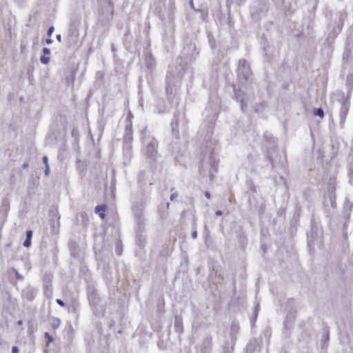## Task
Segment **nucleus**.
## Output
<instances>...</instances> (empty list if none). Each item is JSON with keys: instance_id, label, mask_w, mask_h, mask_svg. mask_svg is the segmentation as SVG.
Instances as JSON below:
<instances>
[{"instance_id": "09e8293b", "label": "nucleus", "mask_w": 353, "mask_h": 353, "mask_svg": "<svg viewBox=\"0 0 353 353\" xmlns=\"http://www.w3.org/2000/svg\"><path fill=\"white\" fill-rule=\"evenodd\" d=\"M44 174L46 176H49V174H50V168H49V165H47L46 167V169H45V171H44Z\"/></svg>"}, {"instance_id": "de8ad7c7", "label": "nucleus", "mask_w": 353, "mask_h": 353, "mask_svg": "<svg viewBox=\"0 0 353 353\" xmlns=\"http://www.w3.org/2000/svg\"><path fill=\"white\" fill-rule=\"evenodd\" d=\"M43 162L45 164V167H46L47 165H48V159L46 156L43 157Z\"/></svg>"}, {"instance_id": "f704fd0d", "label": "nucleus", "mask_w": 353, "mask_h": 353, "mask_svg": "<svg viewBox=\"0 0 353 353\" xmlns=\"http://www.w3.org/2000/svg\"><path fill=\"white\" fill-rule=\"evenodd\" d=\"M174 188H172L171 189V192H172V193L171 194L170 196V199L171 201H174V199L178 196V194L176 192H174Z\"/></svg>"}, {"instance_id": "a19ab883", "label": "nucleus", "mask_w": 353, "mask_h": 353, "mask_svg": "<svg viewBox=\"0 0 353 353\" xmlns=\"http://www.w3.org/2000/svg\"><path fill=\"white\" fill-rule=\"evenodd\" d=\"M258 312H259V304L256 305V307L254 309V321H256V319L257 318Z\"/></svg>"}, {"instance_id": "e2e57ef3", "label": "nucleus", "mask_w": 353, "mask_h": 353, "mask_svg": "<svg viewBox=\"0 0 353 353\" xmlns=\"http://www.w3.org/2000/svg\"><path fill=\"white\" fill-rule=\"evenodd\" d=\"M17 324H18L19 325H21L23 324V321H22V320H19V321H17Z\"/></svg>"}, {"instance_id": "4d7b16f0", "label": "nucleus", "mask_w": 353, "mask_h": 353, "mask_svg": "<svg viewBox=\"0 0 353 353\" xmlns=\"http://www.w3.org/2000/svg\"><path fill=\"white\" fill-rule=\"evenodd\" d=\"M223 214L222 211L221 210H217L216 212H215V214L216 216H221Z\"/></svg>"}, {"instance_id": "f3484780", "label": "nucleus", "mask_w": 353, "mask_h": 353, "mask_svg": "<svg viewBox=\"0 0 353 353\" xmlns=\"http://www.w3.org/2000/svg\"><path fill=\"white\" fill-rule=\"evenodd\" d=\"M174 330L179 334L180 339L181 335L183 332V319L179 316H176L174 318Z\"/></svg>"}, {"instance_id": "3c124183", "label": "nucleus", "mask_w": 353, "mask_h": 353, "mask_svg": "<svg viewBox=\"0 0 353 353\" xmlns=\"http://www.w3.org/2000/svg\"><path fill=\"white\" fill-rule=\"evenodd\" d=\"M241 103V109L243 112L245 111V107L246 105H245L244 103V101H242V103Z\"/></svg>"}, {"instance_id": "ddd939ff", "label": "nucleus", "mask_w": 353, "mask_h": 353, "mask_svg": "<svg viewBox=\"0 0 353 353\" xmlns=\"http://www.w3.org/2000/svg\"><path fill=\"white\" fill-rule=\"evenodd\" d=\"M321 238L320 236V232L318 231V230L314 228H312L311 231L307 233V243L309 247H313L314 246L315 241L319 240Z\"/></svg>"}, {"instance_id": "5fc2aeb1", "label": "nucleus", "mask_w": 353, "mask_h": 353, "mask_svg": "<svg viewBox=\"0 0 353 353\" xmlns=\"http://www.w3.org/2000/svg\"><path fill=\"white\" fill-rule=\"evenodd\" d=\"M56 39H57V40L59 43H61V41H62V38H61V34H57V35L56 36Z\"/></svg>"}, {"instance_id": "1a4fd4ad", "label": "nucleus", "mask_w": 353, "mask_h": 353, "mask_svg": "<svg viewBox=\"0 0 353 353\" xmlns=\"http://www.w3.org/2000/svg\"><path fill=\"white\" fill-rule=\"evenodd\" d=\"M67 47L73 48L76 47L79 43V30L77 27L71 26L68 30L65 39Z\"/></svg>"}, {"instance_id": "79ce46f5", "label": "nucleus", "mask_w": 353, "mask_h": 353, "mask_svg": "<svg viewBox=\"0 0 353 353\" xmlns=\"http://www.w3.org/2000/svg\"><path fill=\"white\" fill-rule=\"evenodd\" d=\"M350 182L353 184V170L349 171Z\"/></svg>"}, {"instance_id": "5701e85b", "label": "nucleus", "mask_w": 353, "mask_h": 353, "mask_svg": "<svg viewBox=\"0 0 353 353\" xmlns=\"http://www.w3.org/2000/svg\"><path fill=\"white\" fill-rule=\"evenodd\" d=\"M234 98L235 99L239 102L242 103L244 101L243 99V92H242L240 90L234 89Z\"/></svg>"}, {"instance_id": "412c9836", "label": "nucleus", "mask_w": 353, "mask_h": 353, "mask_svg": "<svg viewBox=\"0 0 353 353\" xmlns=\"http://www.w3.org/2000/svg\"><path fill=\"white\" fill-rule=\"evenodd\" d=\"M346 85L348 88V92L347 96L350 97L351 90L353 88V74L347 76Z\"/></svg>"}, {"instance_id": "0e129e2a", "label": "nucleus", "mask_w": 353, "mask_h": 353, "mask_svg": "<svg viewBox=\"0 0 353 353\" xmlns=\"http://www.w3.org/2000/svg\"><path fill=\"white\" fill-rule=\"evenodd\" d=\"M239 4H241L245 2V0H237Z\"/></svg>"}, {"instance_id": "20e7f679", "label": "nucleus", "mask_w": 353, "mask_h": 353, "mask_svg": "<svg viewBox=\"0 0 353 353\" xmlns=\"http://www.w3.org/2000/svg\"><path fill=\"white\" fill-rule=\"evenodd\" d=\"M114 6L111 0H103L99 2V21L103 24L108 23L112 18Z\"/></svg>"}, {"instance_id": "4be33fe9", "label": "nucleus", "mask_w": 353, "mask_h": 353, "mask_svg": "<svg viewBox=\"0 0 353 353\" xmlns=\"http://www.w3.org/2000/svg\"><path fill=\"white\" fill-rule=\"evenodd\" d=\"M234 345L235 344H232L231 342H229V340H228L223 347V353H233Z\"/></svg>"}, {"instance_id": "864d4df0", "label": "nucleus", "mask_w": 353, "mask_h": 353, "mask_svg": "<svg viewBox=\"0 0 353 353\" xmlns=\"http://www.w3.org/2000/svg\"><path fill=\"white\" fill-rule=\"evenodd\" d=\"M192 237L193 239H196V237H197V232L196 230H194V231H193L192 232Z\"/></svg>"}, {"instance_id": "6ab92c4d", "label": "nucleus", "mask_w": 353, "mask_h": 353, "mask_svg": "<svg viewBox=\"0 0 353 353\" xmlns=\"http://www.w3.org/2000/svg\"><path fill=\"white\" fill-rule=\"evenodd\" d=\"M258 346V342L256 339H252L250 340L248 344L246 346V350L248 353H253Z\"/></svg>"}, {"instance_id": "ea45409f", "label": "nucleus", "mask_w": 353, "mask_h": 353, "mask_svg": "<svg viewBox=\"0 0 353 353\" xmlns=\"http://www.w3.org/2000/svg\"><path fill=\"white\" fill-rule=\"evenodd\" d=\"M287 304H288V307H291L292 308V307L294 305V300L293 299H288V302H287Z\"/></svg>"}, {"instance_id": "cd10ccee", "label": "nucleus", "mask_w": 353, "mask_h": 353, "mask_svg": "<svg viewBox=\"0 0 353 353\" xmlns=\"http://www.w3.org/2000/svg\"><path fill=\"white\" fill-rule=\"evenodd\" d=\"M313 114L314 116H317L321 118H323L324 117V111L321 108H314L313 110Z\"/></svg>"}, {"instance_id": "b1692460", "label": "nucleus", "mask_w": 353, "mask_h": 353, "mask_svg": "<svg viewBox=\"0 0 353 353\" xmlns=\"http://www.w3.org/2000/svg\"><path fill=\"white\" fill-rule=\"evenodd\" d=\"M171 127L172 130V134L173 136H175L176 139L179 138V132L178 131V123L176 121H172L171 123Z\"/></svg>"}, {"instance_id": "423d86ee", "label": "nucleus", "mask_w": 353, "mask_h": 353, "mask_svg": "<svg viewBox=\"0 0 353 353\" xmlns=\"http://www.w3.org/2000/svg\"><path fill=\"white\" fill-rule=\"evenodd\" d=\"M209 169V178L211 181L214 179V174L218 171V161L213 155H210L208 160L204 161L199 168L200 173L204 174L205 170Z\"/></svg>"}, {"instance_id": "0eeeda50", "label": "nucleus", "mask_w": 353, "mask_h": 353, "mask_svg": "<svg viewBox=\"0 0 353 353\" xmlns=\"http://www.w3.org/2000/svg\"><path fill=\"white\" fill-rule=\"evenodd\" d=\"M181 79V72H175L173 70H169L166 76L165 92L167 95H172L174 89L176 88Z\"/></svg>"}, {"instance_id": "f257e3e1", "label": "nucleus", "mask_w": 353, "mask_h": 353, "mask_svg": "<svg viewBox=\"0 0 353 353\" xmlns=\"http://www.w3.org/2000/svg\"><path fill=\"white\" fill-rule=\"evenodd\" d=\"M150 199L149 196L144 194L138 195L133 201L131 207L132 216L135 223L134 230L137 241L141 245V238L143 236V232L145 231L147 220L144 215V209Z\"/></svg>"}, {"instance_id": "7ed1b4c3", "label": "nucleus", "mask_w": 353, "mask_h": 353, "mask_svg": "<svg viewBox=\"0 0 353 353\" xmlns=\"http://www.w3.org/2000/svg\"><path fill=\"white\" fill-rule=\"evenodd\" d=\"M347 19V12L345 10L330 13V22L328 25V34L326 41L330 44L334 41L341 32L344 21Z\"/></svg>"}, {"instance_id": "bf43d9fd", "label": "nucleus", "mask_w": 353, "mask_h": 353, "mask_svg": "<svg viewBox=\"0 0 353 353\" xmlns=\"http://www.w3.org/2000/svg\"><path fill=\"white\" fill-rule=\"evenodd\" d=\"M205 196L207 199H210V193L209 192H205Z\"/></svg>"}, {"instance_id": "052dcab7", "label": "nucleus", "mask_w": 353, "mask_h": 353, "mask_svg": "<svg viewBox=\"0 0 353 353\" xmlns=\"http://www.w3.org/2000/svg\"><path fill=\"white\" fill-rule=\"evenodd\" d=\"M27 298L30 301H32L33 299V296L32 294H29V296H27Z\"/></svg>"}, {"instance_id": "7c9ffc66", "label": "nucleus", "mask_w": 353, "mask_h": 353, "mask_svg": "<svg viewBox=\"0 0 353 353\" xmlns=\"http://www.w3.org/2000/svg\"><path fill=\"white\" fill-rule=\"evenodd\" d=\"M322 343H327L329 341V332L327 330L325 331L322 335Z\"/></svg>"}, {"instance_id": "37998d69", "label": "nucleus", "mask_w": 353, "mask_h": 353, "mask_svg": "<svg viewBox=\"0 0 353 353\" xmlns=\"http://www.w3.org/2000/svg\"><path fill=\"white\" fill-rule=\"evenodd\" d=\"M42 52H43L44 56L50 54V50L48 48H43L42 50Z\"/></svg>"}, {"instance_id": "a18cd8bd", "label": "nucleus", "mask_w": 353, "mask_h": 353, "mask_svg": "<svg viewBox=\"0 0 353 353\" xmlns=\"http://www.w3.org/2000/svg\"><path fill=\"white\" fill-rule=\"evenodd\" d=\"M56 303L61 307H64L65 306V303L64 302L61 300V299H57L56 300Z\"/></svg>"}, {"instance_id": "680f3d73", "label": "nucleus", "mask_w": 353, "mask_h": 353, "mask_svg": "<svg viewBox=\"0 0 353 353\" xmlns=\"http://www.w3.org/2000/svg\"><path fill=\"white\" fill-rule=\"evenodd\" d=\"M190 5L191 6V7H192V8H194L193 0H190Z\"/></svg>"}, {"instance_id": "c85d7f7f", "label": "nucleus", "mask_w": 353, "mask_h": 353, "mask_svg": "<svg viewBox=\"0 0 353 353\" xmlns=\"http://www.w3.org/2000/svg\"><path fill=\"white\" fill-rule=\"evenodd\" d=\"M329 200H330L332 207L333 208H335L336 207L335 196L334 194H330V195L329 196Z\"/></svg>"}, {"instance_id": "69168bd1", "label": "nucleus", "mask_w": 353, "mask_h": 353, "mask_svg": "<svg viewBox=\"0 0 353 353\" xmlns=\"http://www.w3.org/2000/svg\"><path fill=\"white\" fill-rule=\"evenodd\" d=\"M169 206H170V203H167L166 204V208L168 209L169 208Z\"/></svg>"}, {"instance_id": "58836bf2", "label": "nucleus", "mask_w": 353, "mask_h": 353, "mask_svg": "<svg viewBox=\"0 0 353 353\" xmlns=\"http://www.w3.org/2000/svg\"><path fill=\"white\" fill-rule=\"evenodd\" d=\"M54 26H50V27L48 28V31H47V35H48V37H51L52 34V33H53V32H54Z\"/></svg>"}, {"instance_id": "49530a36", "label": "nucleus", "mask_w": 353, "mask_h": 353, "mask_svg": "<svg viewBox=\"0 0 353 353\" xmlns=\"http://www.w3.org/2000/svg\"><path fill=\"white\" fill-rule=\"evenodd\" d=\"M349 52H349V50H348V48H345V52H344V54H343V59H346V58H347V57H349Z\"/></svg>"}, {"instance_id": "a211bd4d", "label": "nucleus", "mask_w": 353, "mask_h": 353, "mask_svg": "<svg viewBox=\"0 0 353 353\" xmlns=\"http://www.w3.org/2000/svg\"><path fill=\"white\" fill-rule=\"evenodd\" d=\"M352 208L353 203L346 199L343 204V215L346 217L347 221L350 219Z\"/></svg>"}, {"instance_id": "c756f323", "label": "nucleus", "mask_w": 353, "mask_h": 353, "mask_svg": "<svg viewBox=\"0 0 353 353\" xmlns=\"http://www.w3.org/2000/svg\"><path fill=\"white\" fill-rule=\"evenodd\" d=\"M115 252L118 256H121L122 254V247L119 241L116 243Z\"/></svg>"}, {"instance_id": "13d9d810", "label": "nucleus", "mask_w": 353, "mask_h": 353, "mask_svg": "<svg viewBox=\"0 0 353 353\" xmlns=\"http://www.w3.org/2000/svg\"><path fill=\"white\" fill-rule=\"evenodd\" d=\"M46 43L47 44H51V43H52V40L51 39H47L46 40Z\"/></svg>"}, {"instance_id": "aec40b11", "label": "nucleus", "mask_w": 353, "mask_h": 353, "mask_svg": "<svg viewBox=\"0 0 353 353\" xmlns=\"http://www.w3.org/2000/svg\"><path fill=\"white\" fill-rule=\"evenodd\" d=\"M124 139L125 141H131L132 140V125H127L125 127V133L124 136Z\"/></svg>"}, {"instance_id": "4c0bfd02", "label": "nucleus", "mask_w": 353, "mask_h": 353, "mask_svg": "<svg viewBox=\"0 0 353 353\" xmlns=\"http://www.w3.org/2000/svg\"><path fill=\"white\" fill-rule=\"evenodd\" d=\"M13 271L15 272V275L17 279L19 280H23V276L21 275L17 270L14 269Z\"/></svg>"}, {"instance_id": "c03bdc74", "label": "nucleus", "mask_w": 353, "mask_h": 353, "mask_svg": "<svg viewBox=\"0 0 353 353\" xmlns=\"http://www.w3.org/2000/svg\"><path fill=\"white\" fill-rule=\"evenodd\" d=\"M32 236V230H27L26 231V239H31Z\"/></svg>"}, {"instance_id": "39448f33", "label": "nucleus", "mask_w": 353, "mask_h": 353, "mask_svg": "<svg viewBox=\"0 0 353 353\" xmlns=\"http://www.w3.org/2000/svg\"><path fill=\"white\" fill-rule=\"evenodd\" d=\"M87 297L89 304L92 307L94 314L101 312L100 302L101 299L96 288L92 285H88L86 289Z\"/></svg>"}, {"instance_id": "bb28decb", "label": "nucleus", "mask_w": 353, "mask_h": 353, "mask_svg": "<svg viewBox=\"0 0 353 353\" xmlns=\"http://www.w3.org/2000/svg\"><path fill=\"white\" fill-rule=\"evenodd\" d=\"M52 321L51 323L52 327L53 329H57L60 326V324H61L60 319L58 318H56V317H52Z\"/></svg>"}, {"instance_id": "6e6d98bb", "label": "nucleus", "mask_w": 353, "mask_h": 353, "mask_svg": "<svg viewBox=\"0 0 353 353\" xmlns=\"http://www.w3.org/2000/svg\"><path fill=\"white\" fill-rule=\"evenodd\" d=\"M28 166H29L28 163H24L22 165L21 168H22L23 169H26V168H28Z\"/></svg>"}, {"instance_id": "e433bc0d", "label": "nucleus", "mask_w": 353, "mask_h": 353, "mask_svg": "<svg viewBox=\"0 0 353 353\" xmlns=\"http://www.w3.org/2000/svg\"><path fill=\"white\" fill-rule=\"evenodd\" d=\"M30 245H31V239L26 238V239L23 242V246L26 248H28L30 246Z\"/></svg>"}, {"instance_id": "774afa93", "label": "nucleus", "mask_w": 353, "mask_h": 353, "mask_svg": "<svg viewBox=\"0 0 353 353\" xmlns=\"http://www.w3.org/2000/svg\"><path fill=\"white\" fill-rule=\"evenodd\" d=\"M280 353H288V352H285V351H283V352H280Z\"/></svg>"}, {"instance_id": "2f4dec72", "label": "nucleus", "mask_w": 353, "mask_h": 353, "mask_svg": "<svg viewBox=\"0 0 353 353\" xmlns=\"http://www.w3.org/2000/svg\"><path fill=\"white\" fill-rule=\"evenodd\" d=\"M266 159L271 165V169L272 170L274 169V162H273V159L269 152H267Z\"/></svg>"}, {"instance_id": "9b49d317", "label": "nucleus", "mask_w": 353, "mask_h": 353, "mask_svg": "<svg viewBox=\"0 0 353 353\" xmlns=\"http://www.w3.org/2000/svg\"><path fill=\"white\" fill-rule=\"evenodd\" d=\"M182 55L189 61H192L198 54L195 43L190 42L182 50Z\"/></svg>"}, {"instance_id": "dca6fc26", "label": "nucleus", "mask_w": 353, "mask_h": 353, "mask_svg": "<svg viewBox=\"0 0 353 353\" xmlns=\"http://www.w3.org/2000/svg\"><path fill=\"white\" fill-rule=\"evenodd\" d=\"M211 351H212V339L207 337L203 340V343L201 345L198 353H211Z\"/></svg>"}, {"instance_id": "f03ea898", "label": "nucleus", "mask_w": 353, "mask_h": 353, "mask_svg": "<svg viewBox=\"0 0 353 353\" xmlns=\"http://www.w3.org/2000/svg\"><path fill=\"white\" fill-rule=\"evenodd\" d=\"M142 148L141 153L145 157L149 163L155 162L157 160L159 143L154 137L146 132L143 131L141 137Z\"/></svg>"}, {"instance_id": "9d476101", "label": "nucleus", "mask_w": 353, "mask_h": 353, "mask_svg": "<svg viewBox=\"0 0 353 353\" xmlns=\"http://www.w3.org/2000/svg\"><path fill=\"white\" fill-rule=\"evenodd\" d=\"M350 108V97L347 96L345 99H343L341 103V108H340V121H339V125L341 128H343L345 126V121L346 117L347 115L348 111Z\"/></svg>"}, {"instance_id": "603ef678", "label": "nucleus", "mask_w": 353, "mask_h": 353, "mask_svg": "<svg viewBox=\"0 0 353 353\" xmlns=\"http://www.w3.org/2000/svg\"><path fill=\"white\" fill-rule=\"evenodd\" d=\"M233 3V0H226V6L230 7Z\"/></svg>"}, {"instance_id": "473e14b6", "label": "nucleus", "mask_w": 353, "mask_h": 353, "mask_svg": "<svg viewBox=\"0 0 353 353\" xmlns=\"http://www.w3.org/2000/svg\"><path fill=\"white\" fill-rule=\"evenodd\" d=\"M40 61L43 64H48L50 62V57L43 55L40 57Z\"/></svg>"}, {"instance_id": "2eb2a0df", "label": "nucleus", "mask_w": 353, "mask_h": 353, "mask_svg": "<svg viewBox=\"0 0 353 353\" xmlns=\"http://www.w3.org/2000/svg\"><path fill=\"white\" fill-rule=\"evenodd\" d=\"M296 319V313L294 311H290L286 316L284 321V327L285 329L291 330L292 328L293 323Z\"/></svg>"}, {"instance_id": "4468645a", "label": "nucleus", "mask_w": 353, "mask_h": 353, "mask_svg": "<svg viewBox=\"0 0 353 353\" xmlns=\"http://www.w3.org/2000/svg\"><path fill=\"white\" fill-rule=\"evenodd\" d=\"M76 221L77 223L81 225L83 229L86 228L89 223V218L87 213L85 212L77 213L76 215Z\"/></svg>"}, {"instance_id": "338daca9", "label": "nucleus", "mask_w": 353, "mask_h": 353, "mask_svg": "<svg viewBox=\"0 0 353 353\" xmlns=\"http://www.w3.org/2000/svg\"><path fill=\"white\" fill-rule=\"evenodd\" d=\"M196 10V12H201V10H199V9H198V10Z\"/></svg>"}, {"instance_id": "8fccbe9b", "label": "nucleus", "mask_w": 353, "mask_h": 353, "mask_svg": "<svg viewBox=\"0 0 353 353\" xmlns=\"http://www.w3.org/2000/svg\"><path fill=\"white\" fill-rule=\"evenodd\" d=\"M19 350L18 347L13 346L12 348V353H19Z\"/></svg>"}, {"instance_id": "f8f14e48", "label": "nucleus", "mask_w": 353, "mask_h": 353, "mask_svg": "<svg viewBox=\"0 0 353 353\" xmlns=\"http://www.w3.org/2000/svg\"><path fill=\"white\" fill-rule=\"evenodd\" d=\"M240 330L239 324L237 322L233 321L230 327V341L232 344H235L237 340V335Z\"/></svg>"}, {"instance_id": "393cba45", "label": "nucleus", "mask_w": 353, "mask_h": 353, "mask_svg": "<svg viewBox=\"0 0 353 353\" xmlns=\"http://www.w3.org/2000/svg\"><path fill=\"white\" fill-rule=\"evenodd\" d=\"M79 301H77V299H74L72 301V304L70 306L68 310H69V312H75L77 310V309L79 308Z\"/></svg>"}, {"instance_id": "6e6552de", "label": "nucleus", "mask_w": 353, "mask_h": 353, "mask_svg": "<svg viewBox=\"0 0 353 353\" xmlns=\"http://www.w3.org/2000/svg\"><path fill=\"white\" fill-rule=\"evenodd\" d=\"M252 76L250 65L244 59H239L237 68V77L241 83H245Z\"/></svg>"}, {"instance_id": "72a5a7b5", "label": "nucleus", "mask_w": 353, "mask_h": 353, "mask_svg": "<svg viewBox=\"0 0 353 353\" xmlns=\"http://www.w3.org/2000/svg\"><path fill=\"white\" fill-rule=\"evenodd\" d=\"M44 336H45V338L47 339V340H48L47 345H48L49 343H50L51 342L53 341V337L48 332H45Z\"/></svg>"}, {"instance_id": "c9c22d12", "label": "nucleus", "mask_w": 353, "mask_h": 353, "mask_svg": "<svg viewBox=\"0 0 353 353\" xmlns=\"http://www.w3.org/2000/svg\"><path fill=\"white\" fill-rule=\"evenodd\" d=\"M263 108V105L261 103H259V104L256 105L254 110L256 112H259L262 111Z\"/></svg>"}, {"instance_id": "a878e982", "label": "nucleus", "mask_w": 353, "mask_h": 353, "mask_svg": "<svg viewBox=\"0 0 353 353\" xmlns=\"http://www.w3.org/2000/svg\"><path fill=\"white\" fill-rule=\"evenodd\" d=\"M104 212H105V207H103V206L97 205L95 208V212L99 214V215L101 219H104V218L105 216Z\"/></svg>"}]
</instances>
